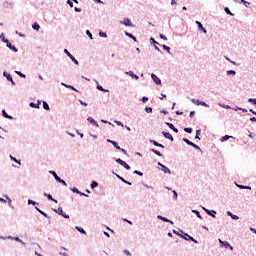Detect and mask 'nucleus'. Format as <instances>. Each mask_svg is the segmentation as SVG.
Wrapping results in <instances>:
<instances>
[{
	"label": "nucleus",
	"mask_w": 256,
	"mask_h": 256,
	"mask_svg": "<svg viewBox=\"0 0 256 256\" xmlns=\"http://www.w3.org/2000/svg\"><path fill=\"white\" fill-rule=\"evenodd\" d=\"M219 243H221V245H223L225 247V249H230L231 251H233V246H231V244H229V242L222 241L221 239H219Z\"/></svg>",
	"instance_id": "20e7f679"
},
{
	"label": "nucleus",
	"mask_w": 256,
	"mask_h": 256,
	"mask_svg": "<svg viewBox=\"0 0 256 256\" xmlns=\"http://www.w3.org/2000/svg\"><path fill=\"white\" fill-rule=\"evenodd\" d=\"M92 125H96V127H99V124H97V121H95L92 117H88L87 119Z\"/></svg>",
	"instance_id": "b1692460"
},
{
	"label": "nucleus",
	"mask_w": 256,
	"mask_h": 256,
	"mask_svg": "<svg viewBox=\"0 0 256 256\" xmlns=\"http://www.w3.org/2000/svg\"><path fill=\"white\" fill-rule=\"evenodd\" d=\"M43 108L45 109V111H50L51 108H49V104L45 101H43Z\"/></svg>",
	"instance_id": "c756f323"
},
{
	"label": "nucleus",
	"mask_w": 256,
	"mask_h": 256,
	"mask_svg": "<svg viewBox=\"0 0 256 256\" xmlns=\"http://www.w3.org/2000/svg\"><path fill=\"white\" fill-rule=\"evenodd\" d=\"M39 105H41V101H37V103H30V107H34L35 109H39Z\"/></svg>",
	"instance_id": "aec40b11"
},
{
	"label": "nucleus",
	"mask_w": 256,
	"mask_h": 256,
	"mask_svg": "<svg viewBox=\"0 0 256 256\" xmlns=\"http://www.w3.org/2000/svg\"><path fill=\"white\" fill-rule=\"evenodd\" d=\"M196 24L201 29V31H203V33H207V30L205 29V27H203V24H201V22L196 21Z\"/></svg>",
	"instance_id": "412c9836"
},
{
	"label": "nucleus",
	"mask_w": 256,
	"mask_h": 256,
	"mask_svg": "<svg viewBox=\"0 0 256 256\" xmlns=\"http://www.w3.org/2000/svg\"><path fill=\"white\" fill-rule=\"evenodd\" d=\"M16 75H19V77H23L25 78V74L19 72V71H15Z\"/></svg>",
	"instance_id": "49530a36"
},
{
	"label": "nucleus",
	"mask_w": 256,
	"mask_h": 256,
	"mask_svg": "<svg viewBox=\"0 0 256 256\" xmlns=\"http://www.w3.org/2000/svg\"><path fill=\"white\" fill-rule=\"evenodd\" d=\"M113 174L116 175V177H118L120 181H122V183H126V185H131V182L125 180V178L119 176V174H115V172H113Z\"/></svg>",
	"instance_id": "dca6fc26"
},
{
	"label": "nucleus",
	"mask_w": 256,
	"mask_h": 256,
	"mask_svg": "<svg viewBox=\"0 0 256 256\" xmlns=\"http://www.w3.org/2000/svg\"><path fill=\"white\" fill-rule=\"evenodd\" d=\"M64 53L65 55H67V57H69V59H71V61H73V63H75V65H79V61L75 59V57L71 54V52H69V50L65 49Z\"/></svg>",
	"instance_id": "f03ea898"
},
{
	"label": "nucleus",
	"mask_w": 256,
	"mask_h": 256,
	"mask_svg": "<svg viewBox=\"0 0 256 256\" xmlns=\"http://www.w3.org/2000/svg\"><path fill=\"white\" fill-rule=\"evenodd\" d=\"M151 151H152V153H154L158 157H163V154H161V152H159V150L151 149Z\"/></svg>",
	"instance_id": "bb28decb"
},
{
	"label": "nucleus",
	"mask_w": 256,
	"mask_h": 256,
	"mask_svg": "<svg viewBox=\"0 0 256 256\" xmlns=\"http://www.w3.org/2000/svg\"><path fill=\"white\" fill-rule=\"evenodd\" d=\"M3 75L8 81H11L12 85H15V81H13V77H11V74H7V72H4Z\"/></svg>",
	"instance_id": "1a4fd4ad"
},
{
	"label": "nucleus",
	"mask_w": 256,
	"mask_h": 256,
	"mask_svg": "<svg viewBox=\"0 0 256 256\" xmlns=\"http://www.w3.org/2000/svg\"><path fill=\"white\" fill-rule=\"evenodd\" d=\"M158 219H160V221H164V223H171V225H173V221L167 219L166 217L158 215Z\"/></svg>",
	"instance_id": "4468645a"
},
{
	"label": "nucleus",
	"mask_w": 256,
	"mask_h": 256,
	"mask_svg": "<svg viewBox=\"0 0 256 256\" xmlns=\"http://www.w3.org/2000/svg\"><path fill=\"white\" fill-rule=\"evenodd\" d=\"M67 3L69 4L70 7H73V2L71 0H68Z\"/></svg>",
	"instance_id": "338daca9"
},
{
	"label": "nucleus",
	"mask_w": 256,
	"mask_h": 256,
	"mask_svg": "<svg viewBox=\"0 0 256 256\" xmlns=\"http://www.w3.org/2000/svg\"><path fill=\"white\" fill-rule=\"evenodd\" d=\"M200 105H202V107H209V105L203 101H200Z\"/></svg>",
	"instance_id": "864d4df0"
},
{
	"label": "nucleus",
	"mask_w": 256,
	"mask_h": 256,
	"mask_svg": "<svg viewBox=\"0 0 256 256\" xmlns=\"http://www.w3.org/2000/svg\"><path fill=\"white\" fill-rule=\"evenodd\" d=\"M97 89L99 90V91H104V93H107L109 90H105L104 88H103V86H97Z\"/></svg>",
	"instance_id": "a19ab883"
},
{
	"label": "nucleus",
	"mask_w": 256,
	"mask_h": 256,
	"mask_svg": "<svg viewBox=\"0 0 256 256\" xmlns=\"http://www.w3.org/2000/svg\"><path fill=\"white\" fill-rule=\"evenodd\" d=\"M56 213H58V215H62V217H64V219H69V215L65 214L63 212V208L59 207L58 210H55Z\"/></svg>",
	"instance_id": "0eeeda50"
},
{
	"label": "nucleus",
	"mask_w": 256,
	"mask_h": 256,
	"mask_svg": "<svg viewBox=\"0 0 256 256\" xmlns=\"http://www.w3.org/2000/svg\"><path fill=\"white\" fill-rule=\"evenodd\" d=\"M65 87H67L68 89H72L73 91H77V89H75V87L71 85H65Z\"/></svg>",
	"instance_id": "603ef678"
},
{
	"label": "nucleus",
	"mask_w": 256,
	"mask_h": 256,
	"mask_svg": "<svg viewBox=\"0 0 256 256\" xmlns=\"http://www.w3.org/2000/svg\"><path fill=\"white\" fill-rule=\"evenodd\" d=\"M2 116L5 117V119H13V117L9 116L5 110H2Z\"/></svg>",
	"instance_id": "a878e982"
},
{
	"label": "nucleus",
	"mask_w": 256,
	"mask_h": 256,
	"mask_svg": "<svg viewBox=\"0 0 256 256\" xmlns=\"http://www.w3.org/2000/svg\"><path fill=\"white\" fill-rule=\"evenodd\" d=\"M125 35L127 37H130V39H133V41H137V38L135 36H133V34L129 33V32H125Z\"/></svg>",
	"instance_id": "cd10ccee"
},
{
	"label": "nucleus",
	"mask_w": 256,
	"mask_h": 256,
	"mask_svg": "<svg viewBox=\"0 0 256 256\" xmlns=\"http://www.w3.org/2000/svg\"><path fill=\"white\" fill-rule=\"evenodd\" d=\"M5 43H6V45H7L8 48H10L12 51H14L15 53H17V48H16L15 46H13V45L9 42V40H6Z\"/></svg>",
	"instance_id": "9d476101"
},
{
	"label": "nucleus",
	"mask_w": 256,
	"mask_h": 256,
	"mask_svg": "<svg viewBox=\"0 0 256 256\" xmlns=\"http://www.w3.org/2000/svg\"><path fill=\"white\" fill-rule=\"evenodd\" d=\"M72 191H73V193H81V192H79V189H77V188H72Z\"/></svg>",
	"instance_id": "e2e57ef3"
},
{
	"label": "nucleus",
	"mask_w": 256,
	"mask_h": 256,
	"mask_svg": "<svg viewBox=\"0 0 256 256\" xmlns=\"http://www.w3.org/2000/svg\"><path fill=\"white\" fill-rule=\"evenodd\" d=\"M204 211H206L207 215H210L211 217H215L217 215V212L215 210H207V208H203Z\"/></svg>",
	"instance_id": "f8f14e48"
},
{
	"label": "nucleus",
	"mask_w": 256,
	"mask_h": 256,
	"mask_svg": "<svg viewBox=\"0 0 256 256\" xmlns=\"http://www.w3.org/2000/svg\"><path fill=\"white\" fill-rule=\"evenodd\" d=\"M0 39L5 43V41H7L6 39H5V36L3 35V34H1L0 35Z\"/></svg>",
	"instance_id": "052dcab7"
},
{
	"label": "nucleus",
	"mask_w": 256,
	"mask_h": 256,
	"mask_svg": "<svg viewBox=\"0 0 256 256\" xmlns=\"http://www.w3.org/2000/svg\"><path fill=\"white\" fill-rule=\"evenodd\" d=\"M250 121L256 122V118H255V117H252V118H250Z\"/></svg>",
	"instance_id": "774afa93"
},
{
	"label": "nucleus",
	"mask_w": 256,
	"mask_h": 256,
	"mask_svg": "<svg viewBox=\"0 0 256 256\" xmlns=\"http://www.w3.org/2000/svg\"><path fill=\"white\" fill-rule=\"evenodd\" d=\"M162 135L166 138L169 139L170 141H173V135L169 132H162Z\"/></svg>",
	"instance_id": "2eb2a0df"
},
{
	"label": "nucleus",
	"mask_w": 256,
	"mask_h": 256,
	"mask_svg": "<svg viewBox=\"0 0 256 256\" xmlns=\"http://www.w3.org/2000/svg\"><path fill=\"white\" fill-rule=\"evenodd\" d=\"M229 139H235L233 136L225 135L221 138V142L225 143V141H229Z\"/></svg>",
	"instance_id": "f3484780"
},
{
	"label": "nucleus",
	"mask_w": 256,
	"mask_h": 256,
	"mask_svg": "<svg viewBox=\"0 0 256 256\" xmlns=\"http://www.w3.org/2000/svg\"><path fill=\"white\" fill-rule=\"evenodd\" d=\"M166 125L169 127V129H172L174 133H179V129L175 128V125H173L172 123L167 122Z\"/></svg>",
	"instance_id": "9b49d317"
},
{
	"label": "nucleus",
	"mask_w": 256,
	"mask_h": 256,
	"mask_svg": "<svg viewBox=\"0 0 256 256\" xmlns=\"http://www.w3.org/2000/svg\"><path fill=\"white\" fill-rule=\"evenodd\" d=\"M45 197L49 199V201H53L54 203H57V200L54 199V197L51 194L44 193Z\"/></svg>",
	"instance_id": "6ab92c4d"
},
{
	"label": "nucleus",
	"mask_w": 256,
	"mask_h": 256,
	"mask_svg": "<svg viewBox=\"0 0 256 256\" xmlns=\"http://www.w3.org/2000/svg\"><path fill=\"white\" fill-rule=\"evenodd\" d=\"M28 205H37V202L33 200H28Z\"/></svg>",
	"instance_id": "09e8293b"
},
{
	"label": "nucleus",
	"mask_w": 256,
	"mask_h": 256,
	"mask_svg": "<svg viewBox=\"0 0 256 256\" xmlns=\"http://www.w3.org/2000/svg\"><path fill=\"white\" fill-rule=\"evenodd\" d=\"M80 105H83L84 107H87V103L83 102V100H79Z\"/></svg>",
	"instance_id": "4d7b16f0"
},
{
	"label": "nucleus",
	"mask_w": 256,
	"mask_h": 256,
	"mask_svg": "<svg viewBox=\"0 0 256 256\" xmlns=\"http://www.w3.org/2000/svg\"><path fill=\"white\" fill-rule=\"evenodd\" d=\"M134 173H135V175H139L140 177H143V172L135 170Z\"/></svg>",
	"instance_id": "a18cd8bd"
},
{
	"label": "nucleus",
	"mask_w": 256,
	"mask_h": 256,
	"mask_svg": "<svg viewBox=\"0 0 256 256\" xmlns=\"http://www.w3.org/2000/svg\"><path fill=\"white\" fill-rule=\"evenodd\" d=\"M149 101V98H147V97H142V103H147Z\"/></svg>",
	"instance_id": "3c124183"
},
{
	"label": "nucleus",
	"mask_w": 256,
	"mask_h": 256,
	"mask_svg": "<svg viewBox=\"0 0 256 256\" xmlns=\"http://www.w3.org/2000/svg\"><path fill=\"white\" fill-rule=\"evenodd\" d=\"M185 237H188L190 241H193V243H197V240H195L193 237L189 236V234H184Z\"/></svg>",
	"instance_id": "c9c22d12"
},
{
	"label": "nucleus",
	"mask_w": 256,
	"mask_h": 256,
	"mask_svg": "<svg viewBox=\"0 0 256 256\" xmlns=\"http://www.w3.org/2000/svg\"><path fill=\"white\" fill-rule=\"evenodd\" d=\"M11 161H14V163H18V165H21V161H18L17 158L10 155Z\"/></svg>",
	"instance_id": "72a5a7b5"
},
{
	"label": "nucleus",
	"mask_w": 256,
	"mask_h": 256,
	"mask_svg": "<svg viewBox=\"0 0 256 256\" xmlns=\"http://www.w3.org/2000/svg\"><path fill=\"white\" fill-rule=\"evenodd\" d=\"M32 29H34V31H39V29H41V26L37 22H35L32 25Z\"/></svg>",
	"instance_id": "393cba45"
},
{
	"label": "nucleus",
	"mask_w": 256,
	"mask_h": 256,
	"mask_svg": "<svg viewBox=\"0 0 256 256\" xmlns=\"http://www.w3.org/2000/svg\"><path fill=\"white\" fill-rule=\"evenodd\" d=\"M150 143H152V145H154L155 147H161V149H165V146L163 144H159V142L155 140H150Z\"/></svg>",
	"instance_id": "ddd939ff"
},
{
	"label": "nucleus",
	"mask_w": 256,
	"mask_h": 256,
	"mask_svg": "<svg viewBox=\"0 0 256 256\" xmlns=\"http://www.w3.org/2000/svg\"><path fill=\"white\" fill-rule=\"evenodd\" d=\"M124 162L121 158L116 159V163H119V165H123Z\"/></svg>",
	"instance_id": "de8ad7c7"
},
{
	"label": "nucleus",
	"mask_w": 256,
	"mask_h": 256,
	"mask_svg": "<svg viewBox=\"0 0 256 256\" xmlns=\"http://www.w3.org/2000/svg\"><path fill=\"white\" fill-rule=\"evenodd\" d=\"M95 187H99V183H97V181H92L91 189H95Z\"/></svg>",
	"instance_id": "2f4dec72"
},
{
	"label": "nucleus",
	"mask_w": 256,
	"mask_h": 256,
	"mask_svg": "<svg viewBox=\"0 0 256 256\" xmlns=\"http://www.w3.org/2000/svg\"><path fill=\"white\" fill-rule=\"evenodd\" d=\"M151 78L153 79V81L156 83V85H161V79L159 77H157V75L152 74Z\"/></svg>",
	"instance_id": "6e6552de"
},
{
	"label": "nucleus",
	"mask_w": 256,
	"mask_h": 256,
	"mask_svg": "<svg viewBox=\"0 0 256 256\" xmlns=\"http://www.w3.org/2000/svg\"><path fill=\"white\" fill-rule=\"evenodd\" d=\"M183 141H184V143H186V145H190V147H193L194 149H200L198 145H196L195 143L191 142L187 138H183Z\"/></svg>",
	"instance_id": "7ed1b4c3"
},
{
	"label": "nucleus",
	"mask_w": 256,
	"mask_h": 256,
	"mask_svg": "<svg viewBox=\"0 0 256 256\" xmlns=\"http://www.w3.org/2000/svg\"><path fill=\"white\" fill-rule=\"evenodd\" d=\"M161 168H162V171H163L164 173H169V174H171V170H170L169 168H167V166L161 165Z\"/></svg>",
	"instance_id": "5701e85b"
},
{
	"label": "nucleus",
	"mask_w": 256,
	"mask_h": 256,
	"mask_svg": "<svg viewBox=\"0 0 256 256\" xmlns=\"http://www.w3.org/2000/svg\"><path fill=\"white\" fill-rule=\"evenodd\" d=\"M248 102L252 103V105H256V98H250Z\"/></svg>",
	"instance_id": "58836bf2"
},
{
	"label": "nucleus",
	"mask_w": 256,
	"mask_h": 256,
	"mask_svg": "<svg viewBox=\"0 0 256 256\" xmlns=\"http://www.w3.org/2000/svg\"><path fill=\"white\" fill-rule=\"evenodd\" d=\"M224 11L225 13H227V15H233V13H231V10H229L228 7H225Z\"/></svg>",
	"instance_id": "c03bdc74"
},
{
	"label": "nucleus",
	"mask_w": 256,
	"mask_h": 256,
	"mask_svg": "<svg viewBox=\"0 0 256 256\" xmlns=\"http://www.w3.org/2000/svg\"><path fill=\"white\" fill-rule=\"evenodd\" d=\"M193 117H195V111L190 112V118L193 119Z\"/></svg>",
	"instance_id": "bf43d9fd"
},
{
	"label": "nucleus",
	"mask_w": 256,
	"mask_h": 256,
	"mask_svg": "<svg viewBox=\"0 0 256 256\" xmlns=\"http://www.w3.org/2000/svg\"><path fill=\"white\" fill-rule=\"evenodd\" d=\"M164 51H167V53H171V48L167 45H162Z\"/></svg>",
	"instance_id": "473e14b6"
},
{
	"label": "nucleus",
	"mask_w": 256,
	"mask_h": 256,
	"mask_svg": "<svg viewBox=\"0 0 256 256\" xmlns=\"http://www.w3.org/2000/svg\"><path fill=\"white\" fill-rule=\"evenodd\" d=\"M51 175H53L54 179L56 181H58V183H62V185H64L65 187H67V182H65V180L61 179L58 175L56 171H50Z\"/></svg>",
	"instance_id": "f257e3e1"
},
{
	"label": "nucleus",
	"mask_w": 256,
	"mask_h": 256,
	"mask_svg": "<svg viewBox=\"0 0 256 256\" xmlns=\"http://www.w3.org/2000/svg\"><path fill=\"white\" fill-rule=\"evenodd\" d=\"M173 194H174V199H177L178 197L177 191L173 190Z\"/></svg>",
	"instance_id": "69168bd1"
},
{
	"label": "nucleus",
	"mask_w": 256,
	"mask_h": 256,
	"mask_svg": "<svg viewBox=\"0 0 256 256\" xmlns=\"http://www.w3.org/2000/svg\"><path fill=\"white\" fill-rule=\"evenodd\" d=\"M122 25H125L126 27H133V23H131V20L129 18H125L124 21L120 22Z\"/></svg>",
	"instance_id": "39448f33"
},
{
	"label": "nucleus",
	"mask_w": 256,
	"mask_h": 256,
	"mask_svg": "<svg viewBox=\"0 0 256 256\" xmlns=\"http://www.w3.org/2000/svg\"><path fill=\"white\" fill-rule=\"evenodd\" d=\"M227 215H229L232 219H235V220L239 219V216L233 215V213H231L230 211L227 212Z\"/></svg>",
	"instance_id": "c85d7f7f"
},
{
	"label": "nucleus",
	"mask_w": 256,
	"mask_h": 256,
	"mask_svg": "<svg viewBox=\"0 0 256 256\" xmlns=\"http://www.w3.org/2000/svg\"><path fill=\"white\" fill-rule=\"evenodd\" d=\"M86 35H88V37H90V39H93V34H91V32L89 30L86 31Z\"/></svg>",
	"instance_id": "8fccbe9b"
},
{
	"label": "nucleus",
	"mask_w": 256,
	"mask_h": 256,
	"mask_svg": "<svg viewBox=\"0 0 256 256\" xmlns=\"http://www.w3.org/2000/svg\"><path fill=\"white\" fill-rule=\"evenodd\" d=\"M227 75H235V71L234 70H229V71H227Z\"/></svg>",
	"instance_id": "5fc2aeb1"
},
{
	"label": "nucleus",
	"mask_w": 256,
	"mask_h": 256,
	"mask_svg": "<svg viewBox=\"0 0 256 256\" xmlns=\"http://www.w3.org/2000/svg\"><path fill=\"white\" fill-rule=\"evenodd\" d=\"M99 35H100L101 37H107V33H105V32H100Z\"/></svg>",
	"instance_id": "13d9d810"
},
{
	"label": "nucleus",
	"mask_w": 256,
	"mask_h": 256,
	"mask_svg": "<svg viewBox=\"0 0 256 256\" xmlns=\"http://www.w3.org/2000/svg\"><path fill=\"white\" fill-rule=\"evenodd\" d=\"M74 11H76V13H81V8L75 7V8H74Z\"/></svg>",
	"instance_id": "0e129e2a"
},
{
	"label": "nucleus",
	"mask_w": 256,
	"mask_h": 256,
	"mask_svg": "<svg viewBox=\"0 0 256 256\" xmlns=\"http://www.w3.org/2000/svg\"><path fill=\"white\" fill-rule=\"evenodd\" d=\"M145 111L146 113H153V108L146 106Z\"/></svg>",
	"instance_id": "ea45409f"
},
{
	"label": "nucleus",
	"mask_w": 256,
	"mask_h": 256,
	"mask_svg": "<svg viewBox=\"0 0 256 256\" xmlns=\"http://www.w3.org/2000/svg\"><path fill=\"white\" fill-rule=\"evenodd\" d=\"M113 147H115V149H118V151H122V153H124V155H127V151L125 149H122L119 144L117 142H112Z\"/></svg>",
	"instance_id": "423d86ee"
},
{
	"label": "nucleus",
	"mask_w": 256,
	"mask_h": 256,
	"mask_svg": "<svg viewBox=\"0 0 256 256\" xmlns=\"http://www.w3.org/2000/svg\"><path fill=\"white\" fill-rule=\"evenodd\" d=\"M185 133H193V128H184Z\"/></svg>",
	"instance_id": "37998d69"
},
{
	"label": "nucleus",
	"mask_w": 256,
	"mask_h": 256,
	"mask_svg": "<svg viewBox=\"0 0 256 256\" xmlns=\"http://www.w3.org/2000/svg\"><path fill=\"white\" fill-rule=\"evenodd\" d=\"M122 167L124 169H127V171H129L131 169V166H129V164H127V162L122 163Z\"/></svg>",
	"instance_id": "7c9ffc66"
},
{
	"label": "nucleus",
	"mask_w": 256,
	"mask_h": 256,
	"mask_svg": "<svg viewBox=\"0 0 256 256\" xmlns=\"http://www.w3.org/2000/svg\"><path fill=\"white\" fill-rule=\"evenodd\" d=\"M39 213L43 215V217H46V219H49V215L47 213L43 212L42 210H39Z\"/></svg>",
	"instance_id": "4c0bfd02"
},
{
	"label": "nucleus",
	"mask_w": 256,
	"mask_h": 256,
	"mask_svg": "<svg viewBox=\"0 0 256 256\" xmlns=\"http://www.w3.org/2000/svg\"><path fill=\"white\" fill-rule=\"evenodd\" d=\"M193 213H195V214H196V217H198V219H202V217H201V213H199V211L194 210V211H193Z\"/></svg>",
	"instance_id": "79ce46f5"
},
{
	"label": "nucleus",
	"mask_w": 256,
	"mask_h": 256,
	"mask_svg": "<svg viewBox=\"0 0 256 256\" xmlns=\"http://www.w3.org/2000/svg\"><path fill=\"white\" fill-rule=\"evenodd\" d=\"M76 229H77V231H79V233H83V235H87V232H85V230L83 228H79L77 226Z\"/></svg>",
	"instance_id": "f704fd0d"
},
{
	"label": "nucleus",
	"mask_w": 256,
	"mask_h": 256,
	"mask_svg": "<svg viewBox=\"0 0 256 256\" xmlns=\"http://www.w3.org/2000/svg\"><path fill=\"white\" fill-rule=\"evenodd\" d=\"M160 39H163L164 41H167V36L160 34Z\"/></svg>",
	"instance_id": "6e6d98bb"
},
{
	"label": "nucleus",
	"mask_w": 256,
	"mask_h": 256,
	"mask_svg": "<svg viewBox=\"0 0 256 256\" xmlns=\"http://www.w3.org/2000/svg\"><path fill=\"white\" fill-rule=\"evenodd\" d=\"M192 103H194L195 105H200L201 101L199 99H192Z\"/></svg>",
	"instance_id": "e433bc0d"
},
{
	"label": "nucleus",
	"mask_w": 256,
	"mask_h": 256,
	"mask_svg": "<svg viewBox=\"0 0 256 256\" xmlns=\"http://www.w3.org/2000/svg\"><path fill=\"white\" fill-rule=\"evenodd\" d=\"M150 42L153 43L156 51H161V49H159V46H157V45H159V43L157 41H155L153 38H150Z\"/></svg>",
	"instance_id": "a211bd4d"
},
{
	"label": "nucleus",
	"mask_w": 256,
	"mask_h": 256,
	"mask_svg": "<svg viewBox=\"0 0 256 256\" xmlns=\"http://www.w3.org/2000/svg\"><path fill=\"white\" fill-rule=\"evenodd\" d=\"M127 75H130V77H132L133 79H139V76H137V74L133 73V71H129L127 72Z\"/></svg>",
	"instance_id": "4be33fe9"
},
{
	"label": "nucleus",
	"mask_w": 256,
	"mask_h": 256,
	"mask_svg": "<svg viewBox=\"0 0 256 256\" xmlns=\"http://www.w3.org/2000/svg\"><path fill=\"white\" fill-rule=\"evenodd\" d=\"M124 253H125V255H127V256H131V252H129V250H124Z\"/></svg>",
	"instance_id": "680f3d73"
}]
</instances>
